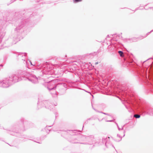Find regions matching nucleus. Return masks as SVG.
<instances>
[{
  "label": "nucleus",
  "mask_w": 153,
  "mask_h": 153,
  "mask_svg": "<svg viewBox=\"0 0 153 153\" xmlns=\"http://www.w3.org/2000/svg\"><path fill=\"white\" fill-rule=\"evenodd\" d=\"M118 53H119L121 56L122 57L123 56V53L122 51H119Z\"/></svg>",
  "instance_id": "f257e3e1"
},
{
  "label": "nucleus",
  "mask_w": 153,
  "mask_h": 153,
  "mask_svg": "<svg viewBox=\"0 0 153 153\" xmlns=\"http://www.w3.org/2000/svg\"><path fill=\"white\" fill-rule=\"evenodd\" d=\"M134 117L136 118H139L140 117V115L138 114H135Z\"/></svg>",
  "instance_id": "f03ea898"
},
{
  "label": "nucleus",
  "mask_w": 153,
  "mask_h": 153,
  "mask_svg": "<svg viewBox=\"0 0 153 153\" xmlns=\"http://www.w3.org/2000/svg\"><path fill=\"white\" fill-rule=\"evenodd\" d=\"M82 0H74V2H76L79 1H80Z\"/></svg>",
  "instance_id": "7ed1b4c3"
},
{
  "label": "nucleus",
  "mask_w": 153,
  "mask_h": 153,
  "mask_svg": "<svg viewBox=\"0 0 153 153\" xmlns=\"http://www.w3.org/2000/svg\"><path fill=\"white\" fill-rule=\"evenodd\" d=\"M98 63V62H96L95 64L96 65H97V64Z\"/></svg>",
  "instance_id": "20e7f679"
}]
</instances>
